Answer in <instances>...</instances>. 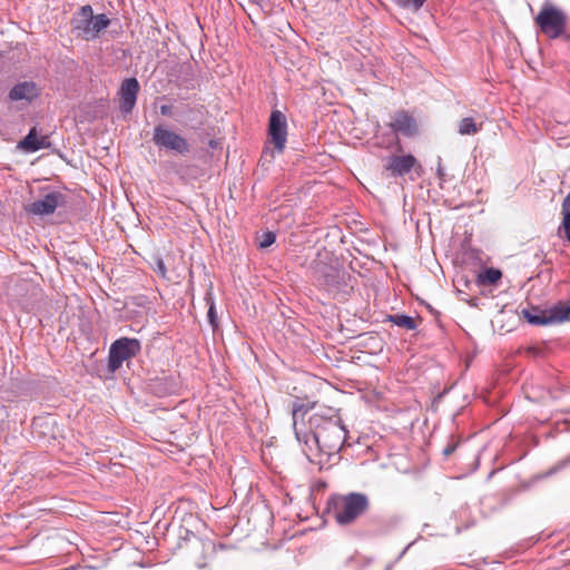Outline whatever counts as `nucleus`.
I'll list each match as a JSON object with an SVG mask.
<instances>
[{
	"label": "nucleus",
	"instance_id": "obj_1",
	"mask_svg": "<svg viewBox=\"0 0 570 570\" xmlns=\"http://www.w3.org/2000/svg\"><path fill=\"white\" fill-rule=\"evenodd\" d=\"M314 406L313 402H293V429L296 440L303 444L302 450L307 460L323 469L326 464L332 465L340 460V451L346 441L347 430L333 409H327L326 414L313 413L308 419V431L305 430L299 420L303 421L305 414Z\"/></svg>",
	"mask_w": 570,
	"mask_h": 570
},
{
	"label": "nucleus",
	"instance_id": "obj_2",
	"mask_svg": "<svg viewBox=\"0 0 570 570\" xmlns=\"http://www.w3.org/2000/svg\"><path fill=\"white\" fill-rule=\"evenodd\" d=\"M110 19L105 14H94L90 4L82 6L71 18V32L76 38L94 41L110 26Z\"/></svg>",
	"mask_w": 570,
	"mask_h": 570
},
{
	"label": "nucleus",
	"instance_id": "obj_3",
	"mask_svg": "<svg viewBox=\"0 0 570 570\" xmlns=\"http://www.w3.org/2000/svg\"><path fill=\"white\" fill-rule=\"evenodd\" d=\"M368 508L370 501L366 494L350 492L334 499L333 515L338 524L348 525L365 513Z\"/></svg>",
	"mask_w": 570,
	"mask_h": 570
},
{
	"label": "nucleus",
	"instance_id": "obj_4",
	"mask_svg": "<svg viewBox=\"0 0 570 570\" xmlns=\"http://www.w3.org/2000/svg\"><path fill=\"white\" fill-rule=\"evenodd\" d=\"M534 21L544 36L557 39L564 33L568 17L563 10L546 1Z\"/></svg>",
	"mask_w": 570,
	"mask_h": 570
},
{
	"label": "nucleus",
	"instance_id": "obj_5",
	"mask_svg": "<svg viewBox=\"0 0 570 570\" xmlns=\"http://www.w3.org/2000/svg\"><path fill=\"white\" fill-rule=\"evenodd\" d=\"M141 351V343L137 338L120 337L111 343L109 348L108 367L115 372L122 363L135 357Z\"/></svg>",
	"mask_w": 570,
	"mask_h": 570
},
{
	"label": "nucleus",
	"instance_id": "obj_6",
	"mask_svg": "<svg viewBox=\"0 0 570 570\" xmlns=\"http://www.w3.org/2000/svg\"><path fill=\"white\" fill-rule=\"evenodd\" d=\"M153 142L159 149L173 151L178 155H185L190 150V146L186 138L163 125L155 126L153 131Z\"/></svg>",
	"mask_w": 570,
	"mask_h": 570
},
{
	"label": "nucleus",
	"instance_id": "obj_7",
	"mask_svg": "<svg viewBox=\"0 0 570 570\" xmlns=\"http://www.w3.org/2000/svg\"><path fill=\"white\" fill-rule=\"evenodd\" d=\"M67 205V196L59 190H50L42 198L28 205L27 210L38 216H48L59 207Z\"/></svg>",
	"mask_w": 570,
	"mask_h": 570
},
{
	"label": "nucleus",
	"instance_id": "obj_8",
	"mask_svg": "<svg viewBox=\"0 0 570 570\" xmlns=\"http://www.w3.org/2000/svg\"><path fill=\"white\" fill-rule=\"evenodd\" d=\"M345 272L337 265L318 264L316 281L328 292H337L345 285Z\"/></svg>",
	"mask_w": 570,
	"mask_h": 570
},
{
	"label": "nucleus",
	"instance_id": "obj_9",
	"mask_svg": "<svg viewBox=\"0 0 570 570\" xmlns=\"http://www.w3.org/2000/svg\"><path fill=\"white\" fill-rule=\"evenodd\" d=\"M268 135L275 150L282 154L287 141V121L282 111H272L268 124Z\"/></svg>",
	"mask_w": 570,
	"mask_h": 570
},
{
	"label": "nucleus",
	"instance_id": "obj_10",
	"mask_svg": "<svg viewBox=\"0 0 570 570\" xmlns=\"http://www.w3.org/2000/svg\"><path fill=\"white\" fill-rule=\"evenodd\" d=\"M139 89V82L134 77L127 78L121 82L119 88V108L122 114L128 115L132 111L136 106Z\"/></svg>",
	"mask_w": 570,
	"mask_h": 570
},
{
	"label": "nucleus",
	"instance_id": "obj_11",
	"mask_svg": "<svg viewBox=\"0 0 570 570\" xmlns=\"http://www.w3.org/2000/svg\"><path fill=\"white\" fill-rule=\"evenodd\" d=\"M389 126L396 134L404 137H414L419 132L416 119L405 110L394 114Z\"/></svg>",
	"mask_w": 570,
	"mask_h": 570
},
{
	"label": "nucleus",
	"instance_id": "obj_12",
	"mask_svg": "<svg viewBox=\"0 0 570 570\" xmlns=\"http://www.w3.org/2000/svg\"><path fill=\"white\" fill-rule=\"evenodd\" d=\"M416 158L409 154L402 156H391L386 159L384 168L390 171L393 177H402L409 174L416 165Z\"/></svg>",
	"mask_w": 570,
	"mask_h": 570
},
{
	"label": "nucleus",
	"instance_id": "obj_13",
	"mask_svg": "<svg viewBox=\"0 0 570 570\" xmlns=\"http://www.w3.org/2000/svg\"><path fill=\"white\" fill-rule=\"evenodd\" d=\"M51 142L48 136L38 137L37 128L32 127L28 135L19 141L18 148L26 153H36L40 149L49 148Z\"/></svg>",
	"mask_w": 570,
	"mask_h": 570
},
{
	"label": "nucleus",
	"instance_id": "obj_14",
	"mask_svg": "<svg viewBox=\"0 0 570 570\" xmlns=\"http://www.w3.org/2000/svg\"><path fill=\"white\" fill-rule=\"evenodd\" d=\"M38 97V90L33 82L24 81L16 85L9 91V99L12 101L27 100L32 101Z\"/></svg>",
	"mask_w": 570,
	"mask_h": 570
},
{
	"label": "nucleus",
	"instance_id": "obj_15",
	"mask_svg": "<svg viewBox=\"0 0 570 570\" xmlns=\"http://www.w3.org/2000/svg\"><path fill=\"white\" fill-rule=\"evenodd\" d=\"M550 324H559L570 321V303L558 302L549 308Z\"/></svg>",
	"mask_w": 570,
	"mask_h": 570
},
{
	"label": "nucleus",
	"instance_id": "obj_16",
	"mask_svg": "<svg viewBox=\"0 0 570 570\" xmlns=\"http://www.w3.org/2000/svg\"><path fill=\"white\" fill-rule=\"evenodd\" d=\"M523 317L532 325H549V309L542 311L539 308L523 309Z\"/></svg>",
	"mask_w": 570,
	"mask_h": 570
},
{
	"label": "nucleus",
	"instance_id": "obj_17",
	"mask_svg": "<svg viewBox=\"0 0 570 570\" xmlns=\"http://www.w3.org/2000/svg\"><path fill=\"white\" fill-rule=\"evenodd\" d=\"M205 302L208 306L207 320L212 328L215 331L218 328V317L216 313V304L212 287L206 292Z\"/></svg>",
	"mask_w": 570,
	"mask_h": 570
},
{
	"label": "nucleus",
	"instance_id": "obj_18",
	"mask_svg": "<svg viewBox=\"0 0 570 570\" xmlns=\"http://www.w3.org/2000/svg\"><path fill=\"white\" fill-rule=\"evenodd\" d=\"M502 277L500 269L489 267L478 276V283L480 285H493Z\"/></svg>",
	"mask_w": 570,
	"mask_h": 570
},
{
	"label": "nucleus",
	"instance_id": "obj_19",
	"mask_svg": "<svg viewBox=\"0 0 570 570\" xmlns=\"http://www.w3.org/2000/svg\"><path fill=\"white\" fill-rule=\"evenodd\" d=\"M481 129V125H476L474 119L465 117L459 122L458 131L460 135H474Z\"/></svg>",
	"mask_w": 570,
	"mask_h": 570
},
{
	"label": "nucleus",
	"instance_id": "obj_20",
	"mask_svg": "<svg viewBox=\"0 0 570 570\" xmlns=\"http://www.w3.org/2000/svg\"><path fill=\"white\" fill-rule=\"evenodd\" d=\"M390 320L395 325L404 327L406 330H414L416 327L414 318L405 314L391 315Z\"/></svg>",
	"mask_w": 570,
	"mask_h": 570
},
{
	"label": "nucleus",
	"instance_id": "obj_21",
	"mask_svg": "<svg viewBox=\"0 0 570 570\" xmlns=\"http://www.w3.org/2000/svg\"><path fill=\"white\" fill-rule=\"evenodd\" d=\"M562 222L558 232H563L564 238L570 243V208H561Z\"/></svg>",
	"mask_w": 570,
	"mask_h": 570
},
{
	"label": "nucleus",
	"instance_id": "obj_22",
	"mask_svg": "<svg viewBox=\"0 0 570 570\" xmlns=\"http://www.w3.org/2000/svg\"><path fill=\"white\" fill-rule=\"evenodd\" d=\"M425 1L426 0H396V3L400 7H403L406 9H413L416 11L423 7Z\"/></svg>",
	"mask_w": 570,
	"mask_h": 570
},
{
	"label": "nucleus",
	"instance_id": "obj_23",
	"mask_svg": "<svg viewBox=\"0 0 570 570\" xmlns=\"http://www.w3.org/2000/svg\"><path fill=\"white\" fill-rule=\"evenodd\" d=\"M276 240V236L273 232L264 233L259 242V247L265 248L273 245Z\"/></svg>",
	"mask_w": 570,
	"mask_h": 570
},
{
	"label": "nucleus",
	"instance_id": "obj_24",
	"mask_svg": "<svg viewBox=\"0 0 570 570\" xmlns=\"http://www.w3.org/2000/svg\"><path fill=\"white\" fill-rule=\"evenodd\" d=\"M156 271H157V272H158L163 277H165V276H166V272H167V269H166V265H165V263H164V261H163V259H158V261L156 262Z\"/></svg>",
	"mask_w": 570,
	"mask_h": 570
},
{
	"label": "nucleus",
	"instance_id": "obj_25",
	"mask_svg": "<svg viewBox=\"0 0 570 570\" xmlns=\"http://www.w3.org/2000/svg\"><path fill=\"white\" fill-rule=\"evenodd\" d=\"M569 463H570V455H569L567 459H564V460H562L561 462H559V463H558V464H557V465H556V466L550 471V474H551V473H554V472H557V471H559V470H561L562 468L567 466Z\"/></svg>",
	"mask_w": 570,
	"mask_h": 570
},
{
	"label": "nucleus",
	"instance_id": "obj_26",
	"mask_svg": "<svg viewBox=\"0 0 570 570\" xmlns=\"http://www.w3.org/2000/svg\"><path fill=\"white\" fill-rule=\"evenodd\" d=\"M160 114L166 117H170L173 115V107L169 105L160 106Z\"/></svg>",
	"mask_w": 570,
	"mask_h": 570
},
{
	"label": "nucleus",
	"instance_id": "obj_27",
	"mask_svg": "<svg viewBox=\"0 0 570 570\" xmlns=\"http://www.w3.org/2000/svg\"><path fill=\"white\" fill-rule=\"evenodd\" d=\"M453 451H454L453 446H448V448L444 449V454L445 455H450Z\"/></svg>",
	"mask_w": 570,
	"mask_h": 570
}]
</instances>
